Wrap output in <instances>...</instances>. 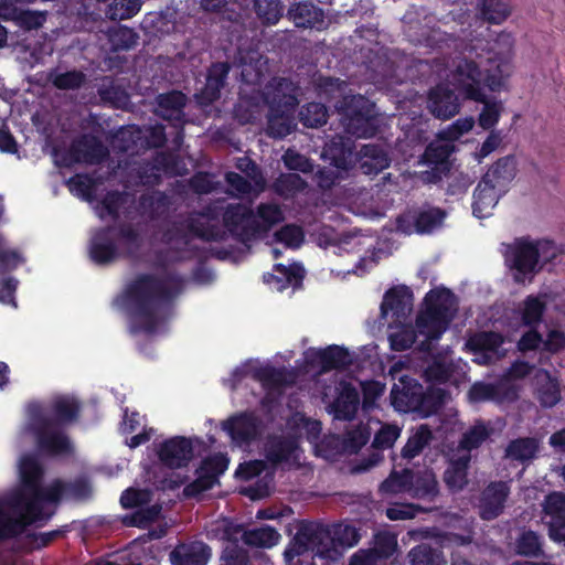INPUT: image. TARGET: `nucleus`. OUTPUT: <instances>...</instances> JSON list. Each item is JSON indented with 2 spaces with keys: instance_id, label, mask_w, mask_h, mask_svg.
I'll use <instances>...</instances> for the list:
<instances>
[{
  "instance_id": "nucleus-1",
  "label": "nucleus",
  "mask_w": 565,
  "mask_h": 565,
  "mask_svg": "<svg viewBox=\"0 0 565 565\" xmlns=\"http://www.w3.org/2000/svg\"><path fill=\"white\" fill-rule=\"evenodd\" d=\"M182 287V278L174 273L161 277L150 273L138 274L121 295L131 317L129 332L134 335L156 333L161 323V308L171 305Z\"/></svg>"
},
{
  "instance_id": "nucleus-2",
  "label": "nucleus",
  "mask_w": 565,
  "mask_h": 565,
  "mask_svg": "<svg viewBox=\"0 0 565 565\" xmlns=\"http://www.w3.org/2000/svg\"><path fill=\"white\" fill-rule=\"evenodd\" d=\"M140 231L130 223L106 225L95 230L88 244V255L93 263L105 266L120 257L137 258L142 247Z\"/></svg>"
},
{
  "instance_id": "nucleus-3",
  "label": "nucleus",
  "mask_w": 565,
  "mask_h": 565,
  "mask_svg": "<svg viewBox=\"0 0 565 565\" xmlns=\"http://www.w3.org/2000/svg\"><path fill=\"white\" fill-rule=\"evenodd\" d=\"M504 265L512 271L513 280L524 284L532 281L542 266L540 258L544 262H553L556 257V246L552 241H531L530 237H516L512 243L504 245Z\"/></svg>"
},
{
  "instance_id": "nucleus-4",
  "label": "nucleus",
  "mask_w": 565,
  "mask_h": 565,
  "mask_svg": "<svg viewBox=\"0 0 565 565\" xmlns=\"http://www.w3.org/2000/svg\"><path fill=\"white\" fill-rule=\"evenodd\" d=\"M426 309L416 319V326L426 340L420 349L429 350L431 341H437L448 329L455 317V294L447 288L433 289L425 296Z\"/></svg>"
},
{
  "instance_id": "nucleus-5",
  "label": "nucleus",
  "mask_w": 565,
  "mask_h": 565,
  "mask_svg": "<svg viewBox=\"0 0 565 565\" xmlns=\"http://www.w3.org/2000/svg\"><path fill=\"white\" fill-rule=\"evenodd\" d=\"M342 115L345 131L356 138H370L377 131L375 104L362 95H350L334 103Z\"/></svg>"
},
{
  "instance_id": "nucleus-6",
  "label": "nucleus",
  "mask_w": 565,
  "mask_h": 565,
  "mask_svg": "<svg viewBox=\"0 0 565 565\" xmlns=\"http://www.w3.org/2000/svg\"><path fill=\"white\" fill-rule=\"evenodd\" d=\"M39 449L49 456L68 455L73 451L68 436L50 416L39 415L32 420Z\"/></svg>"
},
{
  "instance_id": "nucleus-7",
  "label": "nucleus",
  "mask_w": 565,
  "mask_h": 565,
  "mask_svg": "<svg viewBox=\"0 0 565 565\" xmlns=\"http://www.w3.org/2000/svg\"><path fill=\"white\" fill-rule=\"evenodd\" d=\"M450 82L466 99L473 102L483 100V72L473 60L457 57L450 72Z\"/></svg>"
},
{
  "instance_id": "nucleus-8",
  "label": "nucleus",
  "mask_w": 565,
  "mask_h": 565,
  "mask_svg": "<svg viewBox=\"0 0 565 565\" xmlns=\"http://www.w3.org/2000/svg\"><path fill=\"white\" fill-rule=\"evenodd\" d=\"M223 225L241 243H248L257 237L259 221L253 209L243 203H230L224 209Z\"/></svg>"
},
{
  "instance_id": "nucleus-9",
  "label": "nucleus",
  "mask_w": 565,
  "mask_h": 565,
  "mask_svg": "<svg viewBox=\"0 0 565 565\" xmlns=\"http://www.w3.org/2000/svg\"><path fill=\"white\" fill-rule=\"evenodd\" d=\"M446 217V212L440 207L428 206L408 210L396 217L395 224L398 232L411 235L429 234L440 227Z\"/></svg>"
},
{
  "instance_id": "nucleus-10",
  "label": "nucleus",
  "mask_w": 565,
  "mask_h": 565,
  "mask_svg": "<svg viewBox=\"0 0 565 565\" xmlns=\"http://www.w3.org/2000/svg\"><path fill=\"white\" fill-rule=\"evenodd\" d=\"M222 427L236 445L249 446L260 438L264 423L254 412L246 411L231 416Z\"/></svg>"
},
{
  "instance_id": "nucleus-11",
  "label": "nucleus",
  "mask_w": 565,
  "mask_h": 565,
  "mask_svg": "<svg viewBox=\"0 0 565 565\" xmlns=\"http://www.w3.org/2000/svg\"><path fill=\"white\" fill-rule=\"evenodd\" d=\"M511 487L508 481H490L480 492L476 508L483 521H492L499 518L505 509L510 497Z\"/></svg>"
},
{
  "instance_id": "nucleus-12",
  "label": "nucleus",
  "mask_w": 565,
  "mask_h": 565,
  "mask_svg": "<svg viewBox=\"0 0 565 565\" xmlns=\"http://www.w3.org/2000/svg\"><path fill=\"white\" fill-rule=\"evenodd\" d=\"M193 456V444L190 438L184 436L168 438L157 447V457L160 463L169 469L188 467Z\"/></svg>"
},
{
  "instance_id": "nucleus-13",
  "label": "nucleus",
  "mask_w": 565,
  "mask_h": 565,
  "mask_svg": "<svg viewBox=\"0 0 565 565\" xmlns=\"http://www.w3.org/2000/svg\"><path fill=\"white\" fill-rule=\"evenodd\" d=\"M542 511L546 520L548 537L565 543V492L552 491L545 495Z\"/></svg>"
},
{
  "instance_id": "nucleus-14",
  "label": "nucleus",
  "mask_w": 565,
  "mask_h": 565,
  "mask_svg": "<svg viewBox=\"0 0 565 565\" xmlns=\"http://www.w3.org/2000/svg\"><path fill=\"white\" fill-rule=\"evenodd\" d=\"M461 108L459 96L448 84H437L427 96V109L437 119L448 120L455 117Z\"/></svg>"
},
{
  "instance_id": "nucleus-15",
  "label": "nucleus",
  "mask_w": 565,
  "mask_h": 565,
  "mask_svg": "<svg viewBox=\"0 0 565 565\" xmlns=\"http://www.w3.org/2000/svg\"><path fill=\"white\" fill-rule=\"evenodd\" d=\"M156 114L173 127L182 129L186 122L184 108L188 96L181 90L172 89L156 97Z\"/></svg>"
},
{
  "instance_id": "nucleus-16",
  "label": "nucleus",
  "mask_w": 565,
  "mask_h": 565,
  "mask_svg": "<svg viewBox=\"0 0 565 565\" xmlns=\"http://www.w3.org/2000/svg\"><path fill=\"white\" fill-rule=\"evenodd\" d=\"M300 535L307 537L311 553L324 559H334L339 554L332 541L329 525L308 523L300 526Z\"/></svg>"
},
{
  "instance_id": "nucleus-17",
  "label": "nucleus",
  "mask_w": 565,
  "mask_h": 565,
  "mask_svg": "<svg viewBox=\"0 0 565 565\" xmlns=\"http://www.w3.org/2000/svg\"><path fill=\"white\" fill-rule=\"evenodd\" d=\"M412 306L413 292L409 287L405 285L396 286L384 294L381 303V316L386 318L391 313L394 322H401L407 318Z\"/></svg>"
},
{
  "instance_id": "nucleus-18",
  "label": "nucleus",
  "mask_w": 565,
  "mask_h": 565,
  "mask_svg": "<svg viewBox=\"0 0 565 565\" xmlns=\"http://www.w3.org/2000/svg\"><path fill=\"white\" fill-rule=\"evenodd\" d=\"M266 103L270 110L295 111L299 104L298 86L289 78H275L271 89L266 93Z\"/></svg>"
},
{
  "instance_id": "nucleus-19",
  "label": "nucleus",
  "mask_w": 565,
  "mask_h": 565,
  "mask_svg": "<svg viewBox=\"0 0 565 565\" xmlns=\"http://www.w3.org/2000/svg\"><path fill=\"white\" fill-rule=\"evenodd\" d=\"M298 446V440L292 435L269 434L264 444L266 463L276 468L288 462Z\"/></svg>"
},
{
  "instance_id": "nucleus-20",
  "label": "nucleus",
  "mask_w": 565,
  "mask_h": 565,
  "mask_svg": "<svg viewBox=\"0 0 565 565\" xmlns=\"http://www.w3.org/2000/svg\"><path fill=\"white\" fill-rule=\"evenodd\" d=\"M230 71L231 64L228 62H214L210 65L205 84L196 95L201 104L210 105L221 97Z\"/></svg>"
},
{
  "instance_id": "nucleus-21",
  "label": "nucleus",
  "mask_w": 565,
  "mask_h": 565,
  "mask_svg": "<svg viewBox=\"0 0 565 565\" xmlns=\"http://www.w3.org/2000/svg\"><path fill=\"white\" fill-rule=\"evenodd\" d=\"M322 158L333 168L348 171L353 167L354 143L343 136L332 137L323 147Z\"/></svg>"
},
{
  "instance_id": "nucleus-22",
  "label": "nucleus",
  "mask_w": 565,
  "mask_h": 565,
  "mask_svg": "<svg viewBox=\"0 0 565 565\" xmlns=\"http://www.w3.org/2000/svg\"><path fill=\"white\" fill-rule=\"evenodd\" d=\"M399 384H394L391 390V403L398 412L414 413L423 385L409 376H402Z\"/></svg>"
},
{
  "instance_id": "nucleus-23",
  "label": "nucleus",
  "mask_w": 565,
  "mask_h": 565,
  "mask_svg": "<svg viewBox=\"0 0 565 565\" xmlns=\"http://www.w3.org/2000/svg\"><path fill=\"white\" fill-rule=\"evenodd\" d=\"M169 556L172 565H206L212 556V548L202 541L180 543Z\"/></svg>"
},
{
  "instance_id": "nucleus-24",
  "label": "nucleus",
  "mask_w": 565,
  "mask_h": 565,
  "mask_svg": "<svg viewBox=\"0 0 565 565\" xmlns=\"http://www.w3.org/2000/svg\"><path fill=\"white\" fill-rule=\"evenodd\" d=\"M310 362H317L323 372H329L332 370H347L353 365V358L347 348L331 344L324 349L312 351Z\"/></svg>"
},
{
  "instance_id": "nucleus-25",
  "label": "nucleus",
  "mask_w": 565,
  "mask_h": 565,
  "mask_svg": "<svg viewBox=\"0 0 565 565\" xmlns=\"http://www.w3.org/2000/svg\"><path fill=\"white\" fill-rule=\"evenodd\" d=\"M287 17L297 28L321 29L324 23V12L311 1L291 3Z\"/></svg>"
},
{
  "instance_id": "nucleus-26",
  "label": "nucleus",
  "mask_w": 565,
  "mask_h": 565,
  "mask_svg": "<svg viewBox=\"0 0 565 565\" xmlns=\"http://www.w3.org/2000/svg\"><path fill=\"white\" fill-rule=\"evenodd\" d=\"M503 194H505V192H503L501 189H498L493 183H489L483 178H481L473 191V215L478 218H484L489 216Z\"/></svg>"
},
{
  "instance_id": "nucleus-27",
  "label": "nucleus",
  "mask_w": 565,
  "mask_h": 565,
  "mask_svg": "<svg viewBox=\"0 0 565 565\" xmlns=\"http://www.w3.org/2000/svg\"><path fill=\"white\" fill-rule=\"evenodd\" d=\"M471 462V454L457 452L448 460L444 471V482L450 491H460L468 484V472Z\"/></svg>"
},
{
  "instance_id": "nucleus-28",
  "label": "nucleus",
  "mask_w": 565,
  "mask_h": 565,
  "mask_svg": "<svg viewBox=\"0 0 565 565\" xmlns=\"http://www.w3.org/2000/svg\"><path fill=\"white\" fill-rule=\"evenodd\" d=\"M359 404L358 390L351 383L342 382L341 390L329 408L335 419L351 420L358 412Z\"/></svg>"
},
{
  "instance_id": "nucleus-29",
  "label": "nucleus",
  "mask_w": 565,
  "mask_h": 565,
  "mask_svg": "<svg viewBox=\"0 0 565 565\" xmlns=\"http://www.w3.org/2000/svg\"><path fill=\"white\" fill-rule=\"evenodd\" d=\"M0 18L4 20H15L18 24L26 31L38 30L46 20L44 13L20 10L14 3H11L10 0H0Z\"/></svg>"
},
{
  "instance_id": "nucleus-30",
  "label": "nucleus",
  "mask_w": 565,
  "mask_h": 565,
  "mask_svg": "<svg viewBox=\"0 0 565 565\" xmlns=\"http://www.w3.org/2000/svg\"><path fill=\"white\" fill-rule=\"evenodd\" d=\"M71 156L76 162L99 163L107 156V150L95 137H83L72 143Z\"/></svg>"
},
{
  "instance_id": "nucleus-31",
  "label": "nucleus",
  "mask_w": 565,
  "mask_h": 565,
  "mask_svg": "<svg viewBox=\"0 0 565 565\" xmlns=\"http://www.w3.org/2000/svg\"><path fill=\"white\" fill-rule=\"evenodd\" d=\"M516 174V161L514 156L499 158L482 177L489 183L507 193L509 184Z\"/></svg>"
},
{
  "instance_id": "nucleus-32",
  "label": "nucleus",
  "mask_w": 565,
  "mask_h": 565,
  "mask_svg": "<svg viewBox=\"0 0 565 565\" xmlns=\"http://www.w3.org/2000/svg\"><path fill=\"white\" fill-rule=\"evenodd\" d=\"M493 428L489 423L477 419L460 437L457 452L471 454L472 450L480 448L492 435Z\"/></svg>"
},
{
  "instance_id": "nucleus-33",
  "label": "nucleus",
  "mask_w": 565,
  "mask_h": 565,
  "mask_svg": "<svg viewBox=\"0 0 565 565\" xmlns=\"http://www.w3.org/2000/svg\"><path fill=\"white\" fill-rule=\"evenodd\" d=\"M439 493L438 481L431 471L415 473L412 470L409 495L414 499L434 500Z\"/></svg>"
},
{
  "instance_id": "nucleus-34",
  "label": "nucleus",
  "mask_w": 565,
  "mask_h": 565,
  "mask_svg": "<svg viewBox=\"0 0 565 565\" xmlns=\"http://www.w3.org/2000/svg\"><path fill=\"white\" fill-rule=\"evenodd\" d=\"M361 152V170L363 173L377 174L390 167L391 159L380 145H366Z\"/></svg>"
},
{
  "instance_id": "nucleus-35",
  "label": "nucleus",
  "mask_w": 565,
  "mask_h": 565,
  "mask_svg": "<svg viewBox=\"0 0 565 565\" xmlns=\"http://www.w3.org/2000/svg\"><path fill=\"white\" fill-rule=\"evenodd\" d=\"M287 371L273 365H263L252 371L253 380L259 382L266 391H280L289 384Z\"/></svg>"
},
{
  "instance_id": "nucleus-36",
  "label": "nucleus",
  "mask_w": 565,
  "mask_h": 565,
  "mask_svg": "<svg viewBox=\"0 0 565 565\" xmlns=\"http://www.w3.org/2000/svg\"><path fill=\"white\" fill-rule=\"evenodd\" d=\"M53 417H51L57 426L63 427L65 425L77 422L81 414V403L67 396H62L53 401L51 405Z\"/></svg>"
},
{
  "instance_id": "nucleus-37",
  "label": "nucleus",
  "mask_w": 565,
  "mask_h": 565,
  "mask_svg": "<svg viewBox=\"0 0 565 565\" xmlns=\"http://www.w3.org/2000/svg\"><path fill=\"white\" fill-rule=\"evenodd\" d=\"M543 543V537L539 533L532 530H523L515 539L514 552L529 558L544 557Z\"/></svg>"
},
{
  "instance_id": "nucleus-38",
  "label": "nucleus",
  "mask_w": 565,
  "mask_h": 565,
  "mask_svg": "<svg viewBox=\"0 0 565 565\" xmlns=\"http://www.w3.org/2000/svg\"><path fill=\"white\" fill-rule=\"evenodd\" d=\"M446 391L440 387L429 386L422 391L414 413L422 418L429 417L443 407L445 403Z\"/></svg>"
},
{
  "instance_id": "nucleus-39",
  "label": "nucleus",
  "mask_w": 565,
  "mask_h": 565,
  "mask_svg": "<svg viewBox=\"0 0 565 565\" xmlns=\"http://www.w3.org/2000/svg\"><path fill=\"white\" fill-rule=\"evenodd\" d=\"M20 476L22 492L31 494L42 484L44 470L35 458L25 457L20 465Z\"/></svg>"
},
{
  "instance_id": "nucleus-40",
  "label": "nucleus",
  "mask_w": 565,
  "mask_h": 565,
  "mask_svg": "<svg viewBox=\"0 0 565 565\" xmlns=\"http://www.w3.org/2000/svg\"><path fill=\"white\" fill-rule=\"evenodd\" d=\"M412 487V470L403 469L401 471L392 470L388 477L381 482L379 492L383 495H393L399 493L409 494Z\"/></svg>"
},
{
  "instance_id": "nucleus-41",
  "label": "nucleus",
  "mask_w": 565,
  "mask_h": 565,
  "mask_svg": "<svg viewBox=\"0 0 565 565\" xmlns=\"http://www.w3.org/2000/svg\"><path fill=\"white\" fill-rule=\"evenodd\" d=\"M280 537L278 531L269 525L246 530L242 534V541L246 545L265 548L275 546Z\"/></svg>"
},
{
  "instance_id": "nucleus-42",
  "label": "nucleus",
  "mask_w": 565,
  "mask_h": 565,
  "mask_svg": "<svg viewBox=\"0 0 565 565\" xmlns=\"http://www.w3.org/2000/svg\"><path fill=\"white\" fill-rule=\"evenodd\" d=\"M128 177L137 186H154L161 182V174L149 160L137 162L130 167Z\"/></svg>"
},
{
  "instance_id": "nucleus-43",
  "label": "nucleus",
  "mask_w": 565,
  "mask_h": 565,
  "mask_svg": "<svg viewBox=\"0 0 565 565\" xmlns=\"http://www.w3.org/2000/svg\"><path fill=\"white\" fill-rule=\"evenodd\" d=\"M535 397L542 407H554L562 398L558 380L546 372L544 380L537 383Z\"/></svg>"
},
{
  "instance_id": "nucleus-44",
  "label": "nucleus",
  "mask_w": 565,
  "mask_h": 565,
  "mask_svg": "<svg viewBox=\"0 0 565 565\" xmlns=\"http://www.w3.org/2000/svg\"><path fill=\"white\" fill-rule=\"evenodd\" d=\"M539 441L533 437H520L511 440L507 447V456L521 462L535 458L539 451Z\"/></svg>"
},
{
  "instance_id": "nucleus-45",
  "label": "nucleus",
  "mask_w": 565,
  "mask_h": 565,
  "mask_svg": "<svg viewBox=\"0 0 565 565\" xmlns=\"http://www.w3.org/2000/svg\"><path fill=\"white\" fill-rule=\"evenodd\" d=\"M107 35L113 52L129 51L136 46L139 39L134 29L125 25L110 28Z\"/></svg>"
},
{
  "instance_id": "nucleus-46",
  "label": "nucleus",
  "mask_w": 565,
  "mask_h": 565,
  "mask_svg": "<svg viewBox=\"0 0 565 565\" xmlns=\"http://www.w3.org/2000/svg\"><path fill=\"white\" fill-rule=\"evenodd\" d=\"M328 108L322 103L310 102L299 110V121L307 128H320L327 124Z\"/></svg>"
},
{
  "instance_id": "nucleus-47",
  "label": "nucleus",
  "mask_w": 565,
  "mask_h": 565,
  "mask_svg": "<svg viewBox=\"0 0 565 565\" xmlns=\"http://www.w3.org/2000/svg\"><path fill=\"white\" fill-rule=\"evenodd\" d=\"M292 111L287 110H270L267 121V135L273 138H285L292 131L291 121Z\"/></svg>"
},
{
  "instance_id": "nucleus-48",
  "label": "nucleus",
  "mask_w": 565,
  "mask_h": 565,
  "mask_svg": "<svg viewBox=\"0 0 565 565\" xmlns=\"http://www.w3.org/2000/svg\"><path fill=\"white\" fill-rule=\"evenodd\" d=\"M433 439V433L428 425L423 424L417 427L415 433L408 438L405 446L402 448V457L405 459H413L418 456L424 448Z\"/></svg>"
},
{
  "instance_id": "nucleus-49",
  "label": "nucleus",
  "mask_w": 565,
  "mask_h": 565,
  "mask_svg": "<svg viewBox=\"0 0 565 565\" xmlns=\"http://www.w3.org/2000/svg\"><path fill=\"white\" fill-rule=\"evenodd\" d=\"M47 79L60 90H75L85 84L86 76L78 70L66 71L63 73L51 71L47 75Z\"/></svg>"
},
{
  "instance_id": "nucleus-50",
  "label": "nucleus",
  "mask_w": 565,
  "mask_h": 565,
  "mask_svg": "<svg viewBox=\"0 0 565 565\" xmlns=\"http://www.w3.org/2000/svg\"><path fill=\"white\" fill-rule=\"evenodd\" d=\"M348 83L335 77L320 76L317 82V90L320 97L326 98L328 102L342 100L349 97L345 95Z\"/></svg>"
},
{
  "instance_id": "nucleus-51",
  "label": "nucleus",
  "mask_w": 565,
  "mask_h": 565,
  "mask_svg": "<svg viewBox=\"0 0 565 565\" xmlns=\"http://www.w3.org/2000/svg\"><path fill=\"white\" fill-rule=\"evenodd\" d=\"M186 228L190 234L204 242H222L226 237L225 232L217 225L203 223L196 217L186 220Z\"/></svg>"
},
{
  "instance_id": "nucleus-52",
  "label": "nucleus",
  "mask_w": 565,
  "mask_h": 565,
  "mask_svg": "<svg viewBox=\"0 0 565 565\" xmlns=\"http://www.w3.org/2000/svg\"><path fill=\"white\" fill-rule=\"evenodd\" d=\"M97 94L104 104H109L113 107L120 108L129 98L126 90L114 83L109 77H105L103 83L97 88Z\"/></svg>"
},
{
  "instance_id": "nucleus-53",
  "label": "nucleus",
  "mask_w": 565,
  "mask_h": 565,
  "mask_svg": "<svg viewBox=\"0 0 565 565\" xmlns=\"http://www.w3.org/2000/svg\"><path fill=\"white\" fill-rule=\"evenodd\" d=\"M141 0H113L105 10L111 21L127 20L135 17L141 9Z\"/></svg>"
},
{
  "instance_id": "nucleus-54",
  "label": "nucleus",
  "mask_w": 565,
  "mask_h": 565,
  "mask_svg": "<svg viewBox=\"0 0 565 565\" xmlns=\"http://www.w3.org/2000/svg\"><path fill=\"white\" fill-rule=\"evenodd\" d=\"M411 565H445L443 553L428 544L413 547L408 554Z\"/></svg>"
},
{
  "instance_id": "nucleus-55",
  "label": "nucleus",
  "mask_w": 565,
  "mask_h": 565,
  "mask_svg": "<svg viewBox=\"0 0 565 565\" xmlns=\"http://www.w3.org/2000/svg\"><path fill=\"white\" fill-rule=\"evenodd\" d=\"M138 203L145 214L151 220H156L164 212L168 205V198L163 192L156 191L141 194Z\"/></svg>"
},
{
  "instance_id": "nucleus-56",
  "label": "nucleus",
  "mask_w": 565,
  "mask_h": 565,
  "mask_svg": "<svg viewBox=\"0 0 565 565\" xmlns=\"http://www.w3.org/2000/svg\"><path fill=\"white\" fill-rule=\"evenodd\" d=\"M468 397L472 403L500 402L503 398L502 387L493 383L476 382L468 391Z\"/></svg>"
},
{
  "instance_id": "nucleus-57",
  "label": "nucleus",
  "mask_w": 565,
  "mask_h": 565,
  "mask_svg": "<svg viewBox=\"0 0 565 565\" xmlns=\"http://www.w3.org/2000/svg\"><path fill=\"white\" fill-rule=\"evenodd\" d=\"M332 533V541L335 548H348L356 545L360 541V534L355 526L350 524H333L330 526Z\"/></svg>"
},
{
  "instance_id": "nucleus-58",
  "label": "nucleus",
  "mask_w": 565,
  "mask_h": 565,
  "mask_svg": "<svg viewBox=\"0 0 565 565\" xmlns=\"http://www.w3.org/2000/svg\"><path fill=\"white\" fill-rule=\"evenodd\" d=\"M257 216L262 220L257 230V237L267 233L274 225L284 220L282 212L277 204L260 203L257 206Z\"/></svg>"
},
{
  "instance_id": "nucleus-59",
  "label": "nucleus",
  "mask_w": 565,
  "mask_h": 565,
  "mask_svg": "<svg viewBox=\"0 0 565 565\" xmlns=\"http://www.w3.org/2000/svg\"><path fill=\"white\" fill-rule=\"evenodd\" d=\"M309 553L310 550L307 543V537L300 535L299 527L298 532L296 533V535L290 541V543L288 544L284 552L285 563L286 565H299L300 563H302L301 557L306 555L310 556Z\"/></svg>"
},
{
  "instance_id": "nucleus-60",
  "label": "nucleus",
  "mask_w": 565,
  "mask_h": 565,
  "mask_svg": "<svg viewBox=\"0 0 565 565\" xmlns=\"http://www.w3.org/2000/svg\"><path fill=\"white\" fill-rule=\"evenodd\" d=\"M481 15L492 24H500L510 15V9L502 0H481Z\"/></svg>"
},
{
  "instance_id": "nucleus-61",
  "label": "nucleus",
  "mask_w": 565,
  "mask_h": 565,
  "mask_svg": "<svg viewBox=\"0 0 565 565\" xmlns=\"http://www.w3.org/2000/svg\"><path fill=\"white\" fill-rule=\"evenodd\" d=\"M257 17L267 24H276L282 15L280 0H253Z\"/></svg>"
},
{
  "instance_id": "nucleus-62",
  "label": "nucleus",
  "mask_w": 565,
  "mask_h": 565,
  "mask_svg": "<svg viewBox=\"0 0 565 565\" xmlns=\"http://www.w3.org/2000/svg\"><path fill=\"white\" fill-rule=\"evenodd\" d=\"M503 342L502 334L494 331L480 332L470 339V345L475 352L495 353Z\"/></svg>"
},
{
  "instance_id": "nucleus-63",
  "label": "nucleus",
  "mask_w": 565,
  "mask_h": 565,
  "mask_svg": "<svg viewBox=\"0 0 565 565\" xmlns=\"http://www.w3.org/2000/svg\"><path fill=\"white\" fill-rule=\"evenodd\" d=\"M545 303L535 296H527L522 310V322L524 326L534 328L541 321L545 311Z\"/></svg>"
},
{
  "instance_id": "nucleus-64",
  "label": "nucleus",
  "mask_w": 565,
  "mask_h": 565,
  "mask_svg": "<svg viewBox=\"0 0 565 565\" xmlns=\"http://www.w3.org/2000/svg\"><path fill=\"white\" fill-rule=\"evenodd\" d=\"M218 565H253L249 552L239 544H226L221 553Z\"/></svg>"
}]
</instances>
